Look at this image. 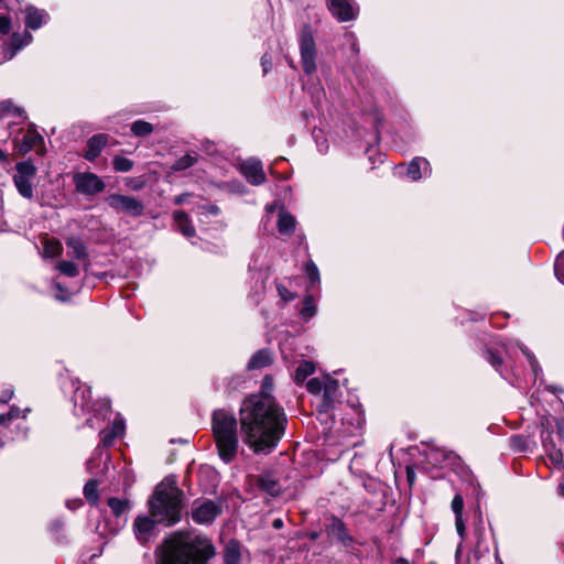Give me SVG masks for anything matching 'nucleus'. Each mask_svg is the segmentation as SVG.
<instances>
[{"mask_svg":"<svg viewBox=\"0 0 564 564\" xmlns=\"http://www.w3.org/2000/svg\"><path fill=\"white\" fill-rule=\"evenodd\" d=\"M221 512V505L213 500L195 501L192 518L196 523L209 524Z\"/></svg>","mask_w":564,"mask_h":564,"instance_id":"8","label":"nucleus"},{"mask_svg":"<svg viewBox=\"0 0 564 564\" xmlns=\"http://www.w3.org/2000/svg\"><path fill=\"white\" fill-rule=\"evenodd\" d=\"M282 527H283V521H282V519H275V520L273 521V528H274V529H281Z\"/></svg>","mask_w":564,"mask_h":564,"instance_id":"59","label":"nucleus"},{"mask_svg":"<svg viewBox=\"0 0 564 564\" xmlns=\"http://www.w3.org/2000/svg\"><path fill=\"white\" fill-rule=\"evenodd\" d=\"M56 270L59 271L61 274L68 276V278H75L79 275V268L76 263L68 260H61L56 264Z\"/></svg>","mask_w":564,"mask_h":564,"instance_id":"33","label":"nucleus"},{"mask_svg":"<svg viewBox=\"0 0 564 564\" xmlns=\"http://www.w3.org/2000/svg\"><path fill=\"white\" fill-rule=\"evenodd\" d=\"M32 42V35L28 32H24L23 34L13 33L10 43L9 48L11 51V56H13L20 48H22L24 45H28Z\"/></svg>","mask_w":564,"mask_h":564,"instance_id":"28","label":"nucleus"},{"mask_svg":"<svg viewBox=\"0 0 564 564\" xmlns=\"http://www.w3.org/2000/svg\"><path fill=\"white\" fill-rule=\"evenodd\" d=\"M276 290H278L279 295L281 296V299L284 302H291L295 299V294L282 284H278Z\"/></svg>","mask_w":564,"mask_h":564,"instance_id":"43","label":"nucleus"},{"mask_svg":"<svg viewBox=\"0 0 564 564\" xmlns=\"http://www.w3.org/2000/svg\"><path fill=\"white\" fill-rule=\"evenodd\" d=\"M545 389L552 393H557V392H563L564 389L557 387V386H553V384H550V386H545Z\"/></svg>","mask_w":564,"mask_h":564,"instance_id":"56","label":"nucleus"},{"mask_svg":"<svg viewBox=\"0 0 564 564\" xmlns=\"http://www.w3.org/2000/svg\"><path fill=\"white\" fill-rule=\"evenodd\" d=\"M100 438H101V441H100L101 444L99 446L105 448V447L110 446L113 443V441L117 438V436L109 429H104L100 431Z\"/></svg>","mask_w":564,"mask_h":564,"instance_id":"42","label":"nucleus"},{"mask_svg":"<svg viewBox=\"0 0 564 564\" xmlns=\"http://www.w3.org/2000/svg\"><path fill=\"white\" fill-rule=\"evenodd\" d=\"M541 437L543 448L552 464L558 468H564L563 444L555 440L553 434L549 431H543Z\"/></svg>","mask_w":564,"mask_h":564,"instance_id":"11","label":"nucleus"},{"mask_svg":"<svg viewBox=\"0 0 564 564\" xmlns=\"http://www.w3.org/2000/svg\"><path fill=\"white\" fill-rule=\"evenodd\" d=\"M257 485L262 491L269 494L272 497H275V496L280 495V492H281L280 484L278 482L275 477L271 474L260 475L258 477Z\"/></svg>","mask_w":564,"mask_h":564,"instance_id":"22","label":"nucleus"},{"mask_svg":"<svg viewBox=\"0 0 564 564\" xmlns=\"http://www.w3.org/2000/svg\"><path fill=\"white\" fill-rule=\"evenodd\" d=\"M553 436L563 444L564 451V419L556 421V433Z\"/></svg>","mask_w":564,"mask_h":564,"instance_id":"48","label":"nucleus"},{"mask_svg":"<svg viewBox=\"0 0 564 564\" xmlns=\"http://www.w3.org/2000/svg\"><path fill=\"white\" fill-rule=\"evenodd\" d=\"M35 174V166L31 163V161L20 162L17 164V173L13 177L14 184L19 191V193L26 197H32V184L30 183V178Z\"/></svg>","mask_w":564,"mask_h":564,"instance_id":"10","label":"nucleus"},{"mask_svg":"<svg viewBox=\"0 0 564 564\" xmlns=\"http://www.w3.org/2000/svg\"><path fill=\"white\" fill-rule=\"evenodd\" d=\"M215 554V547L208 538L180 532L165 541L161 563L207 564Z\"/></svg>","mask_w":564,"mask_h":564,"instance_id":"2","label":"nucleus"},{"mask_svg":"<svg viewBox=\"0 0 564 564\" xmlns=\"http://www.w3.org/2000/svg\"><path fill=\"white\" fill-rule=\"evenodd\" d=\"M212 432L219 458L232 463L240 449L238 424L243 444L254 454H270L285 434L288 416L284 409L268 393L243 399L239 419L226 409L212 414Z\"/></svg>","mask_w":564,"mask_h":564,"instance_id":"1","label":"nucleus"},{"mask_svg":"<svg viewBox=\"0 0 564 564\" xmlns=\"http://www.w3.org/2000/svg\"><path fill=\"white\" fill-rule=\"evenodd\" d=\"M315 371V365L310 360H301L295 373L294 381L296 383H301L305 381V379L311 376Z\"/></svg>","mask_w":564,"mask_h":564,"instance_id":"29","label":"nucleus"},{"mask_svg":"<svg viewBox=\"0 0 564 564\" xmlns=\"http://www.w3.org/2000/svg\"><path fill=\"white\" fill-rule=\"evenodd\" d=\"M35 145V134L32 131H29L23 135V140L21 145L19 147V151L21 153H26L31 151Z\"/></svg>","mask_w":564,"mask_h":564,"instance_id":"37","label":"nucleus"},{"mask_svg":"<svg viewBox=\"0 0 564 564\" xmlns=\"http://www.w3.org/2000/svg\"><path fill=\"white\" fill-rule=\"evenodd\" d=\"M86 423H87V425H89V426H94V424H93V419H91V417H88V419L86 420Z\"/></svg>","mask_w":564,"mask_h":564,"instance_id":"63","label":"nucleus"},{"mask_svg":"<svg viewBox=\"0 0 564 564\" xmlns=\"http://www.w3.org/2000/svg\"><path fill=\"white\" fill-rule=\"evenodd\" d=\"M474 531H475V535L477 538V545L479 547L480 544H481V541H482L484 533H485V528H484V523H482V517H481L480 513H479L478 522L476 523Z\"/></svg>","mask_w":564,"mask_h":564,"instance_id":"46","label":"nucleus"},{"mask_svg":"<svg viewBox=\"0 0 564 564\" xmlns=\"http://www.w3.org/2000/svg\"><path fill=\"white\" fill-rule=\"evenodd\" d=\"M316 304L312 295H306L303 300V306L300 311V315L303 321H310L316 314Z\"/></svg>","mask_w":564,"mask_h":564,"instance_id":"32","label":"nucleus"},{"mask_svg":"<svg viewBox=\"0 0 564 564\" xmlns=\"http://www.w3.org/2000/svg\"><path fill=\"white\" fill-rule=\"evenodd\" d=\"M327 7L339 22L351 21L358 14V7L352 0H327Z\"/></svg>","mask_w":564,"mask_h":564,"instance_id":"12","label":"nucleus"},{"mask_svg":"<svg viewBox=\"0 0 564 564\" xmlns=\"http://www.w3.org/2000/svg\"><path fill=\"white\" fill-rule=\"evenodd\" d=\"M100 480V478L94 477L84 486V496L91 506H96L98 503V482Z\"/></svg>","mask_w":564,"mask_h":564,"instance_id":"26","label":"nucleus"},{"mask_svg":"<svg viewBox=\"0 0 564 564\" xmlns=\"http://www.w3.org/2000/svg\"><path fill=\"white\" fill-rule=\"evenodd\" d=\"M70 388L74 390L72 402L74 404L73 412L76 416H82L93 409L91 392L88 387L82 386L77 380L69 381Z\"/></svg>","mask_w":564,"mask_h":564,"instance_id":"7","label":"nucleus"},{"mask_svg":"<svg viewBox=\"0 0 564 564\" xmlns=\"http://www.w3.org/2000/svg\"><path fill=\"white\" fill-rule=\"evenodd\" d=\"M393 564H412L410 563L406 558H403V557H399L397 558Z\"/></svg>","mask_w":564,"mask_h":564,"instance_id":"60","label":"nucleus"},{"mask_svg":"<svg viewBox=\"0 0 564 564\" xmlns=\"http://www.w3.org/2000/svg\"><path fill=\"white\" fill-rule=\"evenodd\" d=\"M510 446L514 452L522 453L527 449V441L520 435H514L510 438Z\"/></svg>","mask_w":564,"mask_h":564,"instance_id":"41","label":"nucleus"},{"mask_svg":"<svg viewBox=\"0 0 564 564\" xmlns=\"http://www.w3.org/2000/svg\"><path fill=\"white\" fill-rule=\"evenodd\" d=\"M198 159V154L196 152L187 153L180 159H177L172 165V170L174 171H184L193 166Z\"/></svg>","mask_w":564,"mask_h":564,"instance_id":"31","label":"nucleus"},{"mask_svg":"<svg viewBox=\"0 0 564 564\" xmlns=\"http://www.w3.org/2000/svg\"><path fill=\"white\" fill-rule=\"evenodd\" d=\"M560 491L564 496V481L560 485Z\"/></svg>","mask_w":564,"mask_h":564,"instance_id":"64","label":"nucleus"},{"mask_svg":"<svg viewBox=\"0 0 564 564\" xmlns=\"http://www.w3.org/2000/svg\"><path fill=\"white\" fill-rule=\"evenodd\" d=\"M11 30V20L7 15H0V36L8 35Z\"/></svg>","mask_w":564,"mask_h":564,"instance_id":"47","label":"nucleus"},{"mask_svg":"<svg viewBox=\"0 0 564 564\" xmlns=\"http://www.w3.org/2000/svg\"><path fill=\"white\" fill-rule=\"evenodd\" d=\"M42 243L44 258H58L63 252V246L59 240L45 237Z\"/></svg>","mask_w":564,"mask_h":564,"instance_id":"24","label":"nucleus"},{"mask_svg":"<svg viewBox=\"0 0 564 564\" xmlns=\"http://www.w3.org/2000/svg\"><path fill=\"white\" fill-rule=\"evenodd\" d=\"M17 415L18 413L13 412V410H11L9 414H0V425L4 423L7 419L15 417Z\"/></svg>","mask_w":564,"mask_h":564,"instance_id":"53","label":"nucleus"},{"mask_svg":"<svg viewBox=\"0 0 564 564\" xmlns=\"http://www.w3.org/2000/svg\"><path fill=\"white\" fill-rule=\"evenodd\" d=\"M240 172L252 185H261L265 181L262 163L257 159H249L240 164Z\"/></svg>","mask_w":564,"mask_h":564,"instance_id":"13","label":"nucleus"},{"mask_svg":"<svg viewBox=\"0 0 564 564\" xmlns=\"http://www.w3.org/2000/svg\"><path fill=\"white\" fill-rule=\"evenodd\" d=\"M73 183L76 192L86 196H95L106 188L105 182L97 174L91 172H78L74 174Z\"/></svg>","mask_w":564,"mask_h":564,"instance_id":"6","label":"nucleus"},{"mask_svg":"<svg viewBox=\"0 0 564 564\" xmlns=\"http://www.w3.org/2000/svg\"><path fill=\"white\" fill-rule=\"evenodd\" d=\"M107 503L117 518H120L131 509L129 499L109 498Z\"/></svg>","mask_w":564,"mask_h":564,"instance_id":"27","label":"nucleus"},{"mask_svg":"<svg viewBox=\"0 0 564 564\" xmlns=\"http://www.w3.org/2000/svg\"><path fill=\"white\" fill-rule=\"evenodd\" d=\"M305 274L308 278L312 286L319 283V271L317 265L312 260L307 261L305 264Z\"/></svg>","mask_w":564,"mask_h":564,"instance_id":"36","label":"nucleus"},{"mask_svg":"<svg viewBox=\"0 0 564 564\" xmlns=\"http://www.w3.org/2000/svg\"><path fill=\"white\" fill-rule=\"evenodd\" d=\"M299 46L303 70L312 75L316 70V43L314 31L308 23L302 25L299 32Z\"/></svg>","mask_w":564,"mask_h":564,"instance_id":"4","label":"nucleus"},{"mask_svg":"<svg viewBox=\"0 0 564 564\" xmlns=\"http://www.w3.org/2000/svg\"><path fill=\"white\" fill-rule=\"evenodd\" d=\"M106 203L116 213H123L130 217H140L144 214V204L137 197L122 194H111Z\"/></svg>","mask_w":564,"mask_h":564,"instance_id":"5","label":"nucleus"},{"mask_svg":"<svg viewBox=\"0 0 564 564\" xmlns=\"http://www.w3.org/2000/svg\"><path fill=\"white\" fill-rule=\"evenodd\" d=\"M430 173V162L421 156L414 158L406 167V176L412 181H419L423 175H429Z\"/></svg>","mask_w":564,"mask_h":564,"instance_id":"17","label":"nucleus"},{"mask_svg":"<svg viewBox=\"0 0 564 564\" xmlns=\"http://www.w3.org/2000/svg\"><path fill=\"white\" fill-rule=\"evenodd\" d=\"M109 453L101 446H97L86 463L87 471L94 477L102 479L110 469Z\"/></svg>","mask_w":564,"mask_h":564,"instance_id":"9","label":"nucleus"},{"mask_svg":"<svg viewBox=\"0 0 564 564\" xmlns=\"http://www.w3.org/2000/svg\"><path fill=\"white\" fill-rule=\"evenodd\" d=\"M319 152H326L328 145L327 141L323 140L322 142H317Z\"/></svg>","mask_w":564,"mask_h":564,"instance_id":"57","label":"nucleus"},{"mask_svg":"<svg viewBox=\"0 0 564 564\" xmlns=\"http://www.w3.org/2000/svg\"><path fill=\"white\" fill-rule=\"evenodd\" d=\"M243 549L241 544L235 540L229 541L224 550L225 564H242Z\"/></svg>","mask_w":564,"mask_h":564,"instance_id":"20","label":"nucleus"},{"mask_svg":"<svg viewBox=\"0 0 564 564\" xmlns=\"http://www.w3.org/2000/svg\"><path fill=\"white\" fill-rule=\"evenodd\" d=\"M452 511L455 514V528L457 531V534L464 539L466 534V525L463 518V511H464V499L460 494H456L452 500L451 503Z\"/></svg>","mask_w":564,"mask_h":564,"instance_id":"18","label":"nucleus"},{"mask_svg":"<svg viewBox=\"0 0 564 564\" xmlns=\"http://www.w3.org/2000/svg\"><path fill=\"white\" fill-rule=\"evenodd\" d=\"M406 477H408L409 484L412 485L414 482L415 475L411 467L406 468Z\"/></svg>","mask_w":564,"mask_h":564,"instance_id":"55","label":"nucleus"},{"mask_svg":"<svg viewBox=\"0 0 564 564\" xmlns=\"http://www.w3.org/2000/svg\"><path fill=\"white\" fill-rule=\"evenodd\" d=\"M134 534L141 543L150 540L154 530V521L150 517L140 516L133 522Z\"/></svg>","mask_w":564,"mask_h":564,"instance_id":"15","label":"nucleus"},{"mask_svg":"<svg viewBox=\"0 0 564 564\" xmlns=\"http://www.w3.org/2000/svg\"><path fill=\"white\" fill-rule=\"evenodd\" d=\"M82 503H83V502H82V500H77V501H76V506H70V503L68 502V503H67V507H68V508H70V509H75V508H77V507L82 506Z\"/></svg>","mask_w":564,"mask_h":564,"instance_id":"61","label":"nucleus"},{"mask_svg":"<svg viewBox=\"0 0 564 564\" xmlns=\"http://www.w3.org/2000/svg\"><path fill=\"white\" fill-rule=\"evenodd\" d=\"M107 134L100 133L93 135L87 141V150L84 153V158L90 162L95 161L99 156L104 148L107 145Z\"/></svg>","mask_w":564,"mask_h":564,"instance_id":"16","label":"nucleus"},{"mask_svg":"<svg viewBox=\"0 0 564 564\" xmlns=\"http://www.w3.org/2000/svg\"><path fill=\"white\" fill-rule=\"evenodd\" d=\"M63 529V523L62 521H55L53 524H52V530L57 532L59 530Z\"/></svg>","mask_w":564,"mask_h":564,"instance_id":"58","label":"nucleus"},{"mask_svg":"<svg viewBox=\"0 0 564 564\" xmlns=\"http://www.w3.org/2000/svg\"><path fill=\"white\" fill-rule=\"evenodd\" d=\"M37 155L42 154L44 148V139L37 133Z\"/></svg>","mask_w":564,"mask_h":564,"instance_id":"52","label":"nucleus"},{"mask_svg":"<svg viewBox=\"0 0 564 564\" xmlns=\"http://www.w3.org/2000/svg\"><path fill=\"white\" fill-rule=\"evenodd\" d=\"M131 132L135 137H147L153 132V126L148 121L137 120L131 124Z\"/></svg>","mask_w":564,"mask_h":564,"instance_id":"34","label":"nucleus"},{"mask_svg":"<svg viewBox=\"0 0 564 564\" xmlns=\"http://www.w3.org/2000/svg\"><path fill=\"white\" fill-rule=\"evenodd\" d=\"M486 359L488 360V362L497 370L499 371L500 373H502L501 371V367H502V358L500 357V355H498L497 352H495L494 350L491 349H487L486 351Z\"/></svg>","mask_w":564,"mask_h":564,"instance_id":"39","label":"nucleus"},{"mask_svg":"<svg viewBox=\"0 0 564 564\" xmlns=\"http://www.w3.org/2000/svg\"><path fill=\"white\" fill-rule=\"evenodd\" d=\"M261 67H262L263 75L269 73V70L272 67L271 55H269L267 53L262 55V57H261Z\"/></svg>","mask_w":564,"mask_h":564,"instance_id":"49","label":"nucleus"},{"mask_svg":"<svg viewBox=\"0 0 564 564\" xmlns=\"http://www.w3.org/2000/svg\"><path fill=\"white\" fill-rule=\"evenodd\" d=\"M324 386H325V378L324 379L312 378L306 383L307 390L313 394H319L323 391Z\"/></svg>","mask_w":564,"mask_h":564,"instance_id":"40","label":"nucleus"},{"mask_svg":"<svg viewBox=\"0 0 564 564\" xmlns=\"http://www.w3.org/2000/svg\"><path fill=\"white\" fill-rule=\"evenodd\" d=\"M554 273L557 280L564 284V250L561 251L554 263Z\"/></svg>","mask_w":564,"mask_h":564,"instance_id":"38","label":"nucleus"},{"mask_svg":"<svg viewBox=\"0 0 564 564\" xmlns=\"http://www.w3.org/2000/svg\"><path fill=\"white\" fill-rule=\"evenodd\" d=\"M272 360V354L269 349H260L251 356L247 367L249 370L262 369L270 366Z\"/></svg>","mask_w":564,"mask_h":564,"instance_id":"23","label":"nucleus"},{"mask_svg":"<svg viewBox=\"0 0 564 564\" xmlns=\"http://www.w3.org/2000/svg\"><path fill=\"white\" fill-rule=\"evenodd\" d=\"M296 220L295 218L288 212L281 210L279 213L278 219V228L282 235H291L295 229Z\"/></svg>","mask_w":564,"mask_h":564,"instance_id":"25","label":"nucleus"},{"mask_svg":"<svg viewBox=\"0 0 564 564\" xmlns=\"http://www.w3.org/2000/svg\"><path fill=\"white\" fill-rule=\"evenodd\" d=\"M25 25L29 29L35 30V15L32 13H28L25 18Z\"/></svg>","mask_w":564,"mask_h":564,"instance_id":"51","label":"nucleus"},{"mask_svg":"<svg viewBox=\"0 0 564 564\" xmlns=\"http://www.w3.org/2000/svg\"><path fill=\"white\" fill-rule=\"evenodd\" d=\"M56 293L54 297L58 301L65 302L70 299V292L67 289L62 288L59 283H55Z\"/></svg>","mask_w":564,"mask_h":564,"instance_id":"44","label":"nucleus"},{"mask_svg":"<svg viewBox=\"0 0 564 564\" xmlns=\"http://www.w3.org/2000/svg\"><path fill=\"white\" fill-rule=\"evenodd\" d=\"M521 350L530 364L531 370L534 376V382L539 380L540 384H544V379L541 377L542 368L539 365V361L536 360L535 356L525 347H521Z\"/></svg>","mask_w":564,"mask_h":564,"instance_id":"30","label":"nucleus"},{"mask_svg":"<svg viewBox=\"0 0 564 564\" xmlns=\"http://www.w3.org/2000/svg\"><path fill=\"white\" fill-rule=\"evenodd\" d=\"M149 507L156 522L173 525L181 520L183 491L174 480L165 478L156 486L149 500Z\"/></svg>","mask_w":564,"mask_h":564,"instance_id":"3","label":"nucleus"},{"mask_svg":"<svg viewBox=\"0 0 564 564\" xmlns=\"http://www.w3.org/2000/svg\"><path fill=\"white\" fill-rule=\"evenodd\" d=\"M173 219L178 230L187 238L195 236L196 231L188 215L183 210H175L173 213Z\"/></svg>","mask_w":564,"mask_h":564,"instance_id":"21","label":"nucleus"},{"mask_svg":"<svg viewBox=\"0 0 564 564\" xmlns=\"http://www.w3.org/2000/svg\"><path fill=\"white\" fill-rule=\"evenodd\" d=\"M202 214L206 213L213 216H217L219 214V207L214 204L204 205L200 207Z\"/></svg>","mask_w":564,"mask_h":564,"instance_id":"50","label":"nucleus"},{"mask_svg":"<svg viewBox=\"0 0 564 564\" xmlns=\"http://www.w3.org/2000/svg\"><path fill=\"white\" fill-rule=\"evenodd\" d=\"M339 395V384L337 380L332 379L329 377H325L323 399L321 404L318 405V411L327 412L328 410H330L334 403L338 400Z\"/></svg>","mask_w":564,"mask_h":564,"instance_id":"14","label":"nucleus"},{"mask_svg":"<svg viewBox=\"0 0 564 564\" xmlns=\"http://www.w3.org/2000/svg\"><path fill=\"white\" fill-rule=\"evenodd\" d=\"M66 246L68 248L69 257L83 261L85 263L89 260L87 248L83 240L78 237L72 236L66 239Z\"/></svg>","mask_w":564,"mask_h":564,"instance_id":"19","label":"nucleus"},{"mask_svg":"<svg viewBox=\"0 0 564 564\" xmlns=\"http://www.w3.org/2000/svg\"><path fill=\"white\" fill-rule=\"evenodd\" d=\"M117 437L124 432V422L121 417H117L110 427H108Z\"/></svg>","mask_w":564,"mask_h":564,"instance_id":"45","label":"nucleus"},{"mask_svg":"<svg viewBox=\"0 0 564 564\" xmlns=\"http://www.w3.org/2000/svg\"><path fill=\"white\" fill-rule=\"evenodd\" d=\"M46 18H47V14L41 13L37 10V28H40L43 23H46V20H47Z\"/></svg>","mask_w":564,"mask_h":564,"instance_id":"54","label":"nucleus"},{"mask_svg":"<svg viewBox=\"0 0 564 564\" xmlns=\"http://www.w3.org/2000/svg\"><path fill=\"white\" fill-rule=\"evenodd\" d=\"M112 165L117 172H129L133 167V162L128 158L116 155Z\"/></svg>","mask_w":564,"mask_h":564,"instance_id":"35","label":"nucleus"},{"mask_svg":"<svg viewBox=\"0 0 564 564\" xmlns=\"http://www.w3.org/2000/svg\"><path fill=\"white\" fill-rule=\"evenodd\" d=\"M270 383H271V378L270 377H265L263 379V387L269 386Z\"/></svg>","mask_w":564,"mask_h":564,"instance_id":"62","label":"nucleus"}]
</instances>
